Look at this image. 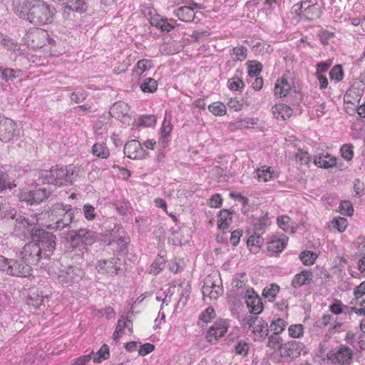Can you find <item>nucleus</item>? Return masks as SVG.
<instances>
[{
	"mask_svg": "<svg viewBox=\"0 0 365 365\" xmlns=\"http://www.w3.org/2000/svg\"><path fill=\"white\" fill-rule=\"evenodd\" d=\"M56 10L41 0H23L16 7V14L22 19L36 26L53 21Z\"/></svg>",
	"mask_w": 365,
	"mask_h": 365,
	"instance_id": "f257e3e1",
	"label": "nucleus"
},
{
	"mask_svg": "<svg viewBox=\"0 0 365 365\" xmlns=\"http://www.w3.org/2000/svg\"><path fill=\"white\" fill-rule=\"evenodd\" d=\"M81 213L79 209L72 207L71 205L58 202L51 205L47 212L48 224L47 228L54 231H61L71 227L76 222V214Z\"/></svg>",
	"mask_w": 365,
	"mask_h": 365,
	"instance_id": "f03ea898",
	"label": "nucleus"
},
{
	"mask_svg": "<svg viewBox=\"0 0 365 365\" xmlns=\"http://www.w3.org/2000/svg\"><path fill=\"white\" fill-rule=\"evenodd\" d=\"M36 215L35 217L29 220L21 215H18L15 209L9 208L4 210L3 217L12 221L11 223L14 227V232L16 235L22 234L26 236L27 234H29L32 237V233L36 230L35 229L36 224L38 222V218H36Z\"/></svg>",
	"mask_w": 365,
	"mask_h": 365,
	"instance_id": "7ed1b4c3",
	"label": "nucleus"
},
{
	"mask_svg": "<svg viewBox=\"0 0 365 365\" xmlns=\"http://www.w3.org/2000/svg\"><path fill=\"white\" fill-rule=\"evenodd\" d=\"M0 271L14 277H27L31 275V266L24 259H8L0 255Z\"/></svg>",
	"mask_w": 365,
	"mask_h": 365,
	"instance_id": "20e7f679",
	"label": "nucleus"
},
{
	"mask_svg": "<svg viewBox=\"0 0 365 365\" xmlns=\"http://www.w3.org/2000/svg\"><path fill=\"white\" fill-rule=\"evenodd\" d=\"M56 237L51 232H46L42 229H36L32 233V240L38 244L42 250V257H48L56 248Z\"/></svg>",
	"mask_w": 365,
	"mask_h": 365,
	"instance_id": "39448f33",
	"label": "nucleus"
},
{
	"mask_svg": "<svg viewBox=\"0 0 365 365\" xmlns=\"http://www.w3.org/2000/svg\"><path fill=\"white\" fill-rule=\"evenodd\" d=\"M50 187H39L35 190L23 189L19 195L20 201L26 202L27 205L39 204L47 198L51 192Z\"/></svg>",
	"mask_w": 365,
	"mask_h": 365,
	"instance_id": "423d86ee",
	"label": "nucleus"
},
{
	"mask_svg": "<svg viewBox=\"0 0 365 365\" xmlns=\"http://www.w3.org/2000/svg\"><path fill=\"white\" fill-rule=\"evenodd\" d=\"M17 256L31 266L37 264L43 258L42 250L34 240L26 243L17 254Z\"/></svg>",
	"mask_w": 365,
	"mask_h": 365,
	"instance_id": "0eeeda50",
	"label": "nucleus"
},
{
	"mask_svg": "<svg viewBox=\"0 0 365 365\" xmlns=\"http://www.w3.org/2000/svg\"><path fill=\"white\" fill-rule=\"evenodd\" d=\"M229 327L230 324L227 320L217 319L206 331L205 335L206 341L210 344H216L220 339L226 334Z\"/></svg>",
	"mask_w": 365,
	"mask_h": 365,
	"instance_id": "6e6552de",
	"label": "nucleus"
},
{
	"mask_svg": "<svg viewBox=\"0 0 365 365\" xmlns=\"http://www.w3.org/2000/svg\"><path fill=\"white\" fill-rule=\"evenodd\" d=\"M295 6H297L295 11L302 19L312 20L319 18L321 15L320 8L317 0H305Z\"/></svg>",
	"mask_w": 365,
	"mask_h": 365,
	"instance_id": "1a4fd4ad",
	"label": "nucleus"
},
{
	"mask_svg": "<svg viewBox=\"0 0 365 365\" xmlns=\"http://www.w3.org/2000/svg\"><path fill=\"white\" fill-rule=\"evenodd\" d=\"M84 274L83 269L76 266H69L58 272V280L61 284L71 285L81 282Z\"/></svg>",
	"mask_w": 365,
	"mask_h": 365,
	"instance_id": "9d476101",
	"label": "nucleus"
},
{
	"mask_svg": "<svg viewBox=\"0 0 365 365\" xmlns=\"http://www.w3.org/2000/svg\"><path fill=\"white\" fill-rule=\"evenodd\" d=\"M19 130L16 123L10 118L0 117V140L9 142L17 137Z\"/></svg>",
	"mask_w": 365,
	"mask_h": 365,
	"instance_id": "9b49d317",
	"label": "nucleus"
},
{
	"mask_svg": "<svg viewBox=\"0 0 365 365\" xmlns=\"http://www.w3.org/2000/svg\"><path fill=\"white\" fill-rule=\"evenodd\" d=\"M353 354L352 349L346 345H341L336 350L330 351L328 357L335 364L346 365L351 363Z\"/></svg>",
	"mask_w": 365,
	"mask_h": 365,
	"instance_id": "f8f14e48",
	"label": "nucleus"
},
{
	"mask_svg": "<svg viewBox=\"0 0 365 365\" xmlns=\"http://www.w3.org/2000/svg\"><path fill=\"white\" fill-rule=\"evenodd\" d=\"M244 324L252 329L255 335L262 338L268 336L269 331L268 324L262 318L249 316L244 319Z\"/></svg>",
	"mask_w": 365,
	"mask_h": 365,
	"instance_id": "ddd939ff",
	"label": "nucleus"
},
{
	"mask_svg": "<svg viewBox=\"0 0 365 365\" xmlns=\"http://www.w3.org/2000/svg\"><path fill=\"white\" fill-rule=\"evenodd\" d=\"M303 343L297 341H290L284 344L280 347V354L282 357L296 359L300 356L304 350Z\"/></svg>",
	"mask_w": 365,
	"mask_h": 365,
	"instance_id": "4468645a",
	"label": "nucleus"
},
{
	"mask_svg": "<svg viewBox=\"0 0 365 365\" xmlns=\"http://www.w3.org/2000/svg\"><path fill=\"white\" fill-rule=\"evenodd\" d=\"M245 301L252 314H258L262 312L263 304L262 299L253 289L247 290Z\"/></svg>",
	"mask_w": 365,
	"mask_h": 365,
	"instance_id": "2eb2a0df",
	"label": "nucleus"
},
{
	"mask_svg": "<svg viewBox=\"0 0 365 365\" xmlns=\"http://www.w3.org/2000/svg\"><path fill=\"white\" fill-rule=\"evenodd\" d=\"M173 14L179 20L185 22H192L198 24L200 19L196 15L193 8L189 6H180L173 11Z\"/></svg>",
	"mask_w": 365,
	"mask_h": 365,
	"instance_id": "dca6fc26",
	"label": "nucleus"
},
{
	"mask_svg": "<svg viewBox=\"0 0 365 365\" xmlns=\"http://www.w3.org/2000/svg\"><path fill=\"white\" fill-rule=\"evenodd\" d=\"M287 241L288 237L284 235H282L280 237L272 236L267 245V252L270 255H278L286 247Z\"/></svg>",
	"mask_w": 365,
	"mask_h": 365,
	"instance_id": "f3484780",
	"label": "nucleus"
},
{
	"mask_svg": "<svg viewBox=\"0 0 365 365\" xmlns=\"http://www.w3.org/2000/svg\"><path fill=\"white\" fill-rule=\"evenodd\" d=\"M222 292V287L217 285L212 277L209 276L205 280L202 287V294L204 297H208L212 299H217Z\"/></svg>",
	"mask_w": 365,
	"mask_h": 365,
	"instance_id": "a211bd4d",
	"label": "nucleus"
},
{
	"mask_svg": "<svg viewBox=\"0 0 365 365\" xmlns=\"http://www.w3.org/2000/svg\"><path fill=\"white\" fill-rule=\"evenodd\" d=\"M171 115L165 113L164 120L160 128V136L158 143L164 148L170 141V134L173 130V125L171 123Z\"/></svg>",
	"mask_w": 365,
	"mask_h": 365,
	"instance_id": "6ab92c4d",
	"label": "nucleus"
},
{
	"mask_svg": "<svg viewBox=\"0 0 365 365\" xmlns=\"http://www.w3.org/2000/svg\"><path fill=\"white\" fill-rule=\"evenodd\" d=\"M118 260H119L118 258L113 257L110 259H102L98 260L96 267L97 270L102 273H106L109 274H117L118 270L119 269V267H118Z\"/></svg>",
	"mask_w": 365,
	"mask_h": 365,
	"instance_id": "aec40b11",
	"label": "nucleus"
},
{
	"mask_svg": "<svg viewBox=\"0 0 365 365\" xmlns=\"http://www.w3.org/2000/svg\"><path fill=\"white\" fill-rule=\"evenodd\" d=\"M70 170L63 168L53 167V173L55 178V186H61L67 182H72L73 173H70Z\"/></svg>",
	"mask_w": 365,
	"mask_h": 365,
	"instance_id": "412c9836",
	"label": "nucleus"
},
{
	"mask_svg": "<svg viewBox=\"0 0 365 365\" xmlns=\"http://www.w3.org/2000/svg\"><path fill=\"white\" fill-rule=\"evenodd\" d=\"M292 80L282 76L277 79L274 86V95L279 98L285 97L292 91Z\"/></svg>",
	"mask_w": 365,
	"mask_h": 365,
	"instance_id": "4be33fe9",
	"label": "nucleus"
},
{
	"mask_svg": "<svg viewBox=\"0 0 365 365\" xmlns=\"http://www.w3.org/2000/svg\"><path fill=\"white\" fill-rule=\"evenodd\" d=\"M313 273L308 270H303L295 274L292 280V286L298 289L303 285H307L312 282Z\"/></svg>",
	"mask_w": 365,
	"mask_h": 365,
	"instance_id": "5701e85b",
	"label": "nucleus"
},
{
	"mask_svg": "<svg viewBox=\"0 0 365 365\" xmlns=\"http://www.w3.org/2000/svg\"><path fill=\"white\" fill-rule=\"evenodd\" d=\"M317 327L319 328H328L330 331H334L339 329L341 324L337 322L336 318L331 314H324L316 322Z\"/></svg>",
	"mask_w": 365,
	"mask_h": 365,
	"instance_id": "b1692460",
	"label": "nucleus"
},
{
	"mask_svg": "<svg viewBox=\"0 0 365 365\" xmlns=\"http://www.w3.org/2000/svg\"><path fill=\"white\" fill-rule=\"evenodd\" d=\"M46 298V296L43 295L42 292L38 289L31 288L29 292L27 303L29 306L36 309L43 304Z\"/></svg>",
	"mask_w": 365,
	"mask_h": 365,
	"instance_id": "393cba45",
	"label": "nucleus"
},
{
	"mask_svg": "<svg viewBox=\"0 0 365 365\" xmlns=\"http://www.w3.org/2000/svg\"><path fill=\"white\" fill-rule=\"evenodd\" d=\"M274 117L277 119L286 120L292 115V109L287 105L279 103L272 108Z\"/></svg>",
	"mask_w": 365,
	"mask_h": 365,
	"instance_id": "a878e982",
	"label": "nucleus"
},
{
	"mask_svg": "<svg viewBox=\"0 0 365 365\" xmlns=\"http://www.w3.org/2000/svg\"><path fill=\"white\" fill-rule=\"evenodd\" d=\"M21 76L22 71L20 69L3 68L0 66V79L6 83L13 82L16 78Z\"/></svg>",
	"mask_w": 365,
	"mask_h": 365,
	"instance_id": "bb28decb",
	"label": "nucleus"
},
{
	"mask_svg": "<svg viewBox=\"0 0 365 365\" xmlns=\"http://www.w3.org/2000/svg\"><path fill=\"white\" fill-rule=\"evenodd\" d=\"M337 159L329 154H322L314 157V163L319 168H330L336 165Z\"/></svg>",
	"mask_w": 365,
	"mask_h": 365,
	"instance_id": "cd10ccee",
	"label": "nucleus"
},
{
	"mask_svg": "<svg viewBox=\"0 0 365 365\" xmlns=\"http://www.w3.org/2000/svg\"><path fill=\"white\" fill-rule=\"evenodd\" d=\"M233 212L230 210L223 209L219 212L217 227L220 230L227 229L232 222Z\"/></svg>",
	"mask_w": 365,
	"mask_h": 365,
	"instance_id": "c85d7f7f",
	"label": "nucleus"
},
{
	"mask_svg": "<svg viewBox=\"0 0 365 365\" xmlns=\"http://www.w3.org/2000/svg\"><path fill=\"white\" fill-rule=\"evenodd\" d=\"M129 110L128 105L123 101H118L113 104L110 109V114L114 117L119 118L126 115Z\"/></svg>",
	"mask_w": 365,
	"mask_h": 365,
	"instance_id": "c756f323",
	"label": "nucleus"
},
{
	"mask_svg": "<svg viewBox=\"0 0 365 365\" xmlns=\"http://www.w3.org/2000/svg\"><path fill=\"white\" fill-rule=\"evenodd\" d=\"M66 9L82 13L86 11L84 0H64L61 4Z\"/></svg>",
	"mask_w": 365,
	"mask_h": 365,
	"instance_id": "7c9ffc66",
	"label": "nucleus"
},
{
	"mask_svg": "<svg viewBox=\"0 0 365 365\" xmlns=\"http://www.w3.org/2000/svg\"><path fill=\"white\" fill-rule=\"evenodd\" d=\"M264 239L259 234L254 233L250 236L247 241V247L253 253H257L259 250L261 245L263 244Z\"/></svg>",
	"mask_w": 365,
	"mask_h": 365,
	"instance_id": "2f4dec72",
	"label": "nucleus"
},
{
	"mask_svg": "<svg viewBox=\"0 0 365 365\" xmlns=\"http://www.w3.org/2000/svg\"><path fill=\"white\" fill-rule=\"evenodd\" d=\"M16 187L14 182H11L9 178V175L4 167H0V192L6 190V188L12 190Z\"/></svg>",
	"mask_w": 365,
	"mask_h": 365,
	"instance_id": "473e14b6",
	"label": "nucleus"
},
{
	"mask_svg": "<svg viewBox=\"0 0 365 365\" xmlns=\"http://www.w3.org/2000/svg\"><path fill=\"white\" fill-rule=\"evenodd\" d=\"M269 224V219L268 217L267 213H266L260 217L257 218L254 222L253 226L255 233L261 235L264 232Z\"/></svg>",
	"mask_w": 365,
	"mask_h": 365,
	"instance_id": "72a5a7b5",
	"label": "nucleus"
},
{
	"mask_svg": "<svg viewBox=\"0 0 365 365\" xmlns=\"http://www.w3.org/2000/svg\"><path fill=\"white\" fill-rule=\"evenodd\" d=\"M109 357V347L107 344H103L97 352H93L91 360H93V363L99 364L103 361L108 359Z\"/></svg>",
	"mask_w": 365,
	"mask_h": 365,
	"instance_id": "f704fd0d",
	"label": "nucleus"
},
{
	"mask_svg": "<svg viewBox=\"0 0 365 365\" xmlns=\"http://www.w3.org/2000/svg\"><path fill=\"white\" fill-rule=\"evenodd\" d=\"M138 149H141L140 143L137 140H131L125 145L124 153L127 155L129 158L135 159L138 156L137 153H135Z\"/></svg>",
	"mask_w": 365,
	"mask_h": 365,
	"instance_id": "c9c22d12",
	"label": "nucleus"
},
{
	"mask_svg": "<svg viewBox=\"0 0 365 365\" xmlns=\"http://www.w3.org/2000/svg\"><path fill=\"white\" fill-rule=\"evenodd\" d=\"M77 233L80 237L83 244L91 245L95 242L96 233L88 229H78Z\"/></svg>",
	"mask_w": 365,
	"mask_h": 365,
	"instance_id": "e433bc0d",
	"label": "nucleus"
},
{
	"mask_svg": "<svg viewBox=\"0 0 365 365\" xmlns=\"http://www.w3.org/2000/svg\"><path fill=\"white\" fill-rule=\"evenodd\" d=\"M92 153L102 159H106L109 157V149L103 143H95L92 147Z\"/></svg>",
	"mask_w": 365,
	"mask_h": 365,
	"instance_id": "4c0bfd02",
	"label": "nucleus"
},
{
	"mask_svg": "<svg viewBox=\"0 0 365 365\" xmlns=\"http://www.w3.org/2000/svg\"><path fill=\"white\" fill-rule=\"evenodd\" d=\"M230 54L234 61H243L247 56V49L245 46L235 47L230 50Z\"/></svg>",
	"mask_w": 365,
	"mask_h": 365,
	"instance_id": "58836bf2",
	"label": "nucleus"
},
{
	"mask_svg": "<svg viewBox=\"0 0 365 365\" xmlns=\"http://www.w3.org/2000/svg\"><path fill=\"white\" fill-rule=\"evenodd\" d=\"M38 181L42 184H48V185H55L54 174L53 173V168L51 170H43L39 172Z\"/></svg>",
	"mask_w": 365,
	"mask_h": 365,
	"instance_id": "ea45409f",
	"label": "nucleus"
},
{
	"mask_svg": "<svg viewBox=\"0 0 365 365\" xmlns=\"http://www.w3.org/2000/svg\"><path fill=\"white\" fill-rule=\"evenodd\" d=\"M166 259L161 256L157 257L150 267L149 273L157 275L165 267Z\"/></svg>",
	"mask_w": 365,
	"mask_h": 365,
	"instance_id": "a19ab883",
	"label": "nucleus"
},
{
	"mask_svg": "<svg viewBox=\"0 0 365 365\" xmlns=\"http://www.w3.org/2000/svg\"><path fill=\"white\" fill-rule=\"evenodd\" d=\"M257 178L259 181L267 182L272 178L273 172L270 167L262 166L256 171Z\"/></svg>",
	"mask_w": 365,
	"mask_h": 365,
	"instance_id": "79ce46f5",
	"label": "nucleus"
},
{
	"mask_svg": "<svg viewBox=\"0 0 365 365\" xmlns=\"http://www.w3.org/2000/svg\"><path fill=\"white\" fill-rule=\"evenodd\" d=\"M279 290V287L277 284H272L264 289L262 295L269 302H272L275 299Z\"/></svg>",
	"mask_w": 365,
	"mask_h": 365,
	"instance_id": "37998d69",
	"label": "nucleus"
},
{
	"mask_svg": "<svg viewBox=\"0 0 365 365\" xmlns=\"http://www.w3.org/2000/svg\"><path fill=\"white\" fill-rule=\"evenodd\" d=\"M286 325L287 323L284 319L277 318L271 322L269 328L274 334L279 335L284 330Z\"/></svg>",
	"mask_w": 365,
	"mask_h": 365,
	"instance_id": "c03bdc74",
	"label": "nucleus"
},
{
	"mask_svg": "<svg viewBox=\"0 0 365 365\" xmlns=\"http://www.w3.org/2000/svg\"><path fill=\"white\" fill-rule=\"evenodd\" d=\"M158 88L157 81L152 78H148L140 85V89L144 93H154Z\"/></svg>",
	"mask_w": 365,
	"mask_h": 365,
	"instance_id": "a18cd8bd",
	"label": "nucleus"
},
{
	"mask_svg": "<svg viewBox=\"0 0 365 365\" xmlns=\"http://www.w3.org/2000/svg\"><path fill=\"white\" fill-rule=\"evenodd\" d=\"M153 66L151 60L149 59H141L138 61L136 67L133 71L137 74L141 75L145 71L149 70Z\"/></svg>",
	"mask_w": 365,
	"mask_h": 365,
	"instance_id": "49530a36",
	"label": "nucleus"
},
{
	"mask_svg": "<svg viewBox=\"0 0 365 365\" xmlns=\"http://www.w3.org/2000/svg\"><path fill=\"white\" fill-rule=\"evenodd\" d=\"M209 110L215 115L222 116L226 114V106L220 102H215L208 106Z\"/></svg>",
	"mask_w": 365,
	"mask_h": 365,
	"instance_id": "de8ad7c7",
	"label": "nucleus"
},
{
	"mask_svg": "<svg viewBox=\"0 0 365 365\" xmlns=\"http://www.w3.org/2000/svg\"><path fill=\"white\" fill-rule=\"evenodd\" d=\"M329 78L336 82L341 81L344 78V71L339 64L334 66L329 72Z\"/></svg>",
	"mask_w": 365,
	"mask_h": 365,
	"instance_id": "09e8293b",
	"label": "nucleus"
},
{
	"mask_svg": "<svg viewBox=\"0 0 365 365\" xmlns=\"http://www.w3.org/2000/svg\"><path fill=\"white\" fill-rule=\"evenodd\" d=\"M156 123V118L153 115H142L138 119L137 125L151 127Z\"/></svg>",
	"mask_w": 365,
	"mask_h": 365,
	"instance_id": "8fccbe9b",
	"label": "nucleus"
},
{
	"mask_svg": "<svg viewBox=\"0 0 365 365\" xmlns=\"http://www.w3.org/2000/svg\"><path fill=\"white\" fill-rule=\"evenodd\" d=\"M262 66L256 61H251L248 63V75L250 77H257L262 71Z\"/></svg>",
	"mask_w": 365,
	"mask_h": 365,
	"instance_id": "3c124183",
	"label": "nucleus"
},
{
	"mask_svg": "<svg viewBox=\"0 0 365 365\" xmlns=\"http://www.w3.org/2000/svg\"><path fill=\"white\" fill-rule=\"evenodd\" d=\"M289 336L292 338H299L304 333V327L302 324H292L288 328Z\"/></svg>",
	"mask_w": 365,
	"mask_h": 365,
	"instance_id": "603ef678",
	"label": "nucleus"
},
{
	"mask_svg": "<svg viewBox=\"0 0 365 365\" xmlns=\"http://www.w3.org/2000/svg\"><path fill=\"white\" fill-rule=\"evenodd\" d=\"M215 317L216 314L215 309L212 307H209L201 313L199 319L202 322L209 323L212 319H215Z\"/></svg>",
	"mask_w": 365,
	"mask_h": 365,
	"instance_id": "864d4df0",
	"label": "nucleus"
},
{
	"mask_svg": "<svg viewBox=\"0 0 365 365\" xmlns=\"http://www.w3.org/2000/svg\"><path fill=\"white\" fill-rule=\"evenodd\" d=\"M299 258L304 264L309 265L314 264L317 255L311 251H306L300 254Z\"/></svg>",
	"mask_w": 365,
	"mask_h": 365,
	"instance_id": "5fc2aeb1",
	"label": "nucleus"
},
{
	"mask_svg": "<svg viewBox=\"0 0 365 365\" xmlns=\"http://www.w3.org/2000/svg\"><path fill=\"white\" fill-rule=\"evenodd\" d=\"M282 339L280 336H279L278 335H271L270 336L268 337V342H267V346L272 349H279L280 350V347L283 345L282 344Z\"/></svg>",
	"mask_w": 365,
	"mask_h": 365,
	"instance_id": "6e6d98bb",
	"label": "nucleus"
},
{
	"mask_svg": "<svg viewBox=\"0 0 365 365\" xmlns=\"http://www.w3.org/2000/svg\"><path fill=\"white\" fill-rule=\"evenodd\" d=\"M93 355V351H91L85 355L73 359V361L71 365H88V364L91 361Z\"/></svg>",
	"mask_w": 365,
	"mask_h": 365,
	"instance_id": "4d7b16f0",
	"label": "nucleus"
},
{
	"mask_svg": "<svg viewBox=\"0 0 365 365\" xmlns=\"http://www.w3.org/2000/svg\"><path fill=\"white\" fill-rule=\"evenodd\" d=\"M0 44H2L8 50H16L18 46L13 39L4 37L1 34H0Z\"/></svg>",
	"mask_w": 365,
	"mask_h": 365,
	"instance_id": "13d9d810",
	"label": "nucleus"
},
{
	"mask_svg": "<svg viewBox=\"0 0 365 365\" xmlns=\"http://www.w3.org/2000/svg\"><path fill=\"white\" fill-rule=\"evenodd\" d=\"M339 210L341 214L351 216L353 215L354 209L349 201H342L339 205Z\"/></svg>",
	"mask_w": 365,
	"mask_h": 365,
	"instance_id": "bf43d9fd",
	"label": "nucleus"
},
{
	"mask_svg": "<svg viewBox=\"0 0 365 365\" xmlns=\"http://www.w3.org/2000/svg\"><path fill=\"white\" fill-rule=\"evenodd\" d=\"M83 210L84 217L86 220H92L96 217V213L95 211V208L91 205H90V204L84 205Z\"/></svg>",
	"mask_w": 365,
	"mask_h": 365,
	"instance_id": "052dcab7",
	"label": "nucleus"
},
{
	"mask_svg": "<svg viewBox=\"0 0 365 365\" xmlns=\"http://www.w3.org/2000/svg\"><path fill=\"white\" fill-rule=\"evenodd\" d=\"M278 225L285 232H288L290 228L291 219L288 216H281L277 217Z\"/></svg>",
	"mask_w": 365,
	"mask_h": 365,
	"instance_id": "680f3d73",
	"label": "nucleus"
},
{
	"mask_svg": "<svg viewBox=\"0 0 365 365\" xmlns=\"http://www.w3.org/2000/svg\"><path fill=\"white\" fill-rule=\"evenodd\" d=\"M70 243L72 247H76L83 244L80 237L77 233V230H71L69 232Z\"/></svg>",
	"mask_w": 365,
	"mask_h": 365,
	"instance_id": "e2e57ef3",
	"label": "nucleus"
},
{
	"mask_svg": "<svg viewBox=\"0 0 365 365\" xmlns=\"http://www.w3.org/2000/svg\"><path fill=\"white\" fill-rule=\"evenodd\" d=\"M235 352L237 354L245 356L249 350L248 344L242 341H240L235 346Z\"/></svg>",
	"mask_w": 365,
	"mask_h": 365,
	"instance_id": "0e129e2a",
	"label": "nucleus"
},
{
	"mask_svg": "<svg viewBox=\"0 0 365 365\" xmlns=\"http://www.w3.org/2000/svg\"><path fill=\"white\" fill-rule=\"evenodd\" d=\"M340 150L344 159L349 160L353 158V147L351 145H344Z\"/></svg>",
	"mask_w": 365,
	"mask_h": 365,
	"instance_id": "69168bd1",
	"label": "nucleus"
},
{
	"mask_svg": "<svg viewBox=\"0 0 365 365\" xmlns=\"http://www.w3.org/2000/svg\"><path fill=\"white\" fill-rule=\"evenodd\" d=\"M244 86V83L239 78H232L228 81V87L231 90L237 91L242 88Z\"/></svg>",
	"mask_w": 365,
	"mask_h": 365,
	"instance_id": "338daca9",
	"label": "nucleus"
},
{
	"mask_svg": "<svg viewBox=\"0 0 365 365\" xmlns=\"http://www.w3.org/2000/svg\"><path fill=\"white\" fill-rule=\"evenodd\" d=\"M296 158L302 164H307L309 162V155L307 151L299 149L295 154Z\"/></svg>",
	"mask_w": 365,
	"mask_h": 365,
	"instance_id": "774afa93",
	"label": "nucleus"
}]
</instances>
